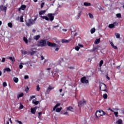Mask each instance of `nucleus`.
Returning <instances> with one entry per match:
<instances>
[{
	"instance_id": "13",
	"label": "nucleus",
	"mask_w": 124,
	"mask_h": 124,
	"mask_svg": "<svg viewBox=\"0 0 124 124\" xmlns=\"http://www.w3.org/2000/svg\"><path fill=\"white\" fill-rule=\"evenodd\" d=\"M114 114L115 115V117L118 118L119 117V115H118V114L119 113L118 112V109H114V111H113Z\"/></svg>"
},
{
	"instance_id": "35",
	"label": "nucleus",
	"mask_w": 124,
	"mask_h": 124,
	"mask_svg": "<svg viewBox=\"0 0 124 124\" xmlns=\"http://www.w3.org/2000/svg\"><path fill=\"white\" fill-rule=\"evenodd\" d=\"M116 16L117 18H121L122 17V15L121 14V13L117 14Z\"/></svg>"
},
{
	"instance_id": "24",
	"label": "nucleus",
	"mask_w": 124,
	"mask_h": 124,
	"mask_svg": "<svg viewBox=\"0 0 124 124\" xmlns=\"http://www.w3.org/2000/svg\"><path fill=\"white\" fill-rule=\"evenodd\" d=\"M123 120L121 119H119L117 121H116V124H122Z\"/></svg>"
},
{
	"instance_id": "52",
	"label": "nucleus",
	"mask_w": 124,
	"mask_h": 124,
	"mask_svg": "<svg viewBox=\"0 0 124 124\" xmlns=\"http://www.w3.org/2000/svg\"><path fill=\"white\" fill-rule=\"evenodd\" d=\"M108 110H109V111H111V112H114V111L115 110V109H111L110 108H108Z\"/></svg>"
},
{
	"instance_id": "26",
	"label": "nucleus",
	"mask_w": 124,
	"mask_h": 124,
	"mask_svg": "<svg viewBox=\"0 0 124 124\" xmlns=\"http://www.w3.org/2000/svg\"><path fill=\"white\" fill-rule=\"evenodd\" d=\"M100 42V38L97 39L95 40L94 43L95 44H98Z\"/></svg>"
},
{
	"instance_id": "28",
	"label": "nucleus",
	"mask_w": 124,
	"mask_h": 124,
	"mask_svg": "<svg viewBox=\"0 0 124 124\" xmlns=\"http://www.w3.org/2000/svg\"><path fill=\"white\" fill-rule=\"evenodd\" d=\"M90 31H91L92 34L94 33V32H95V28H92L91 30Z\"/></svg>"
},
{
	"instance_id": "44",
	"label": "nucleus",
	"mask_w": 124,
	"mask_h": 124,
	"mask_svg": "<svg viewBox=\"0 0 124 124\" xmlns=\"http://www.w3.org/2000/svg\"><path fill=\"white\" fill-rule=\"evenodd\" d=\"M24 108V106H23V105L20 104V107H19V109H23Z\"/></svg>"
},
{
	"instance_id": "17",
	"label": "nucleus",
	"mask_w": 124,
	"mask_h": 124,
	"mask_svg": "<svg viewBox=\"0 0 124 124\" xmlns=\"http://www.w3.org/2000/svg\"><path fill=\"white\" fill-rule=\"evenodd\" d=\"M4 73H5L6 71H7V72H10L11 71V69L9 68H6L3 69Z\"/></svg>"
},
{
	"instance_id": "39",
	"label": "nucleus",
	"mask_w": 124,
	"mask_h": 124,
	"mask_svg": "<svg viewBox=\"0 0 124 124\" xmlns=\"http://www.w3.org/2000/svg\"><path fill=\"white\" fill-rule=\"evenodd\" d=\"M23 40L24 41H25V43H26V44H28V39H27V38H26L25 37H24L23 38Z\"/></svg>"
},
{
	"instance_id": "55",
	"label": "nucleus",
	"mask_w": 124,
	"mask_h": 124,
	"mask_svg": "<svg viewBox=\"0 0 124 124\" xmlns=\"http://www.w3.org/2000/svg\"><path fill=\"white\" fill-rule=\"evenodd\" d=\"M29 87H27L26 89H25V92H26V93H28V92H29Z\"/></svg>"
},
{
	"instance_id": "18",
	"label": "nucleus",
	"mask_w": 124,
	"mask_h": 124,
	"mask_svg": "<svg viewBox=\"0 0 124 124\" xmlns=\"http://www.w3.org/2000/svg\"><path fill=\"white\" fill-rule=\"evenodd\" d=\"M46 11H47L46 10L41 11L39 12V15H43L44 14H45V13H46Z\"/></svg>"
},
{
	"instance_id": "40",
	"label": "nucleus",
	"mask_w": 124,
	"mask_h": 124,
	"mask_svg": "<svg viewBox=\"0 0 124 124\" xmlns=\"http://www.w3.org/2000/svg\"><path fill=\"white\" fill-rule=\"evenodd\" d=\"M75 50H76V51H79V50H80V47L79 46H76V47H75Z\"/></svg>"
},
{
	"instance_id": "50",
	"label": "nucleus",
	"mask_w": 124,
	"mask_h": 124,
	"mask_svg": "<svg viewBox=\"0 0 124 124\" xmlns=\"http://www.w3.org/2000/svg\"><path fill=\"white\" fill-rule=\"evenodd\" d=\"M81 15H82V12L80 11V12H79V13L78 14V16H81Z\"/></svg>"
},
{
	"instance_id": "37",
	"label": "nucleus",
	"mask_w": 124,
	"mask_h": 124,
	"mask_svg": "<svg viewBox=\"0 0 124 124\" xmlns=\"http://www.w3.org/2000/svg\"><path fill=\"white\" fill-rule=\"evenodd\" d=\"M23 64H25L24 63H20L19 64V68H20V69H22V68H23Z\"/></svg>"
},
{
	"instance_id": "63",
	"label": "nucleus",
	"mask_w": 124,
	"mask_h": 124,
	"mask_svg": "<svg viewBox=\"0 0 124 124\" xmlns=\"http://www.w3.org/2000/svg\"><path fill=\"white\" fill-rule=\"evenodd\" d=\"M63 115H68V112H66L63 114Z\"/></svg>"
},
{
	"instance_id": "25",
	"label": "nucleus",
	"mask_w": 124,
	"mask_h": 124,
	"mask_svg": "<svg viewBox=\"0 0 124 124\" xmlns=\"http://www.w3.org/2000/svg\"><path fill=\"white\" fill-rule=\"evenodd\" d=\"M84 6H91V3L90 2H84L83 3Z\"/></svg>"
},
{
	"instance_id": "64",
	"label": "nucleus",
	"mask_w": 124,
	"mask_h": 124,
	"mask_svg": "<svg viewBox=\"0 0 124 124\" xmlns=\"http://www.w3.org/2000/svg\"><path fill=\"white\" fill-rule=\"evenodd\" d=\"M78 34V33L76 32L74 34V36H76Z\"/></svg>"
},
{
	"instance_id": "6",
	"label": "nucleus",
	"mask_w": 124,
	"mask_h": 124,
	"mask_svg": "<svg viewBox=\"0 0 124 124\" xmlns=\"http://www.w3.org/2000/svg\"><path fill=\"white\" fill-rule=\"evenodd\" d=\"M100 89L101 91H103V92H106L107 93V87H106V85L104 83H101L100 84Z\"/></svg>"
},
{
	"instance_id": "60",
	"label": "nucleus",
	"mask_w": 124,
	"mask_h": 124,
	"mask_svg": "<svg viewBox=\"0 0 124 124\" xmlns=\"http://www.w3.org/2000/svg\"><path fill=\"white\" fill-rule=\"evenodd\" d=\"M106 78L107 79H108V80H110V78L109 77H108V76H106Z\"/></svg>"
},
{
	"instance_id": "42",
	"label": "nucleus",
	"mask_w": 124,
	"mask_h": 124,
	"mask_svg": "<svg viewBox=\"0 0 124 124\" xmlns=\"http://www.w3.org/2000/svg\"><path fill=\"white\" fill-rule=\"evenodd\" d=\"M88 15H89L90 18H91V19H93V16L91 13H89L88 14Z\"/></svg>"
},
{
	"instance_id": "31",
	"label": "nucleus",
	"mask_w": 124,
	"mask_h": 124,
	"mask_svg": "<svg viewBox=\"0 0 124 124\" xmlns=\"http://www.w3.org/2000/svg\"><path fill=\"white\" fill-rule=\"evenodd\" d=\"M8 26L9 27V28H13V25H12V23L11 22L8 23Z\"/></svg>"
},
{
	"instance_id": "61",
	"label": "nucleus",
	"mask_w": 124,
	"mask_h": 124,
	"mask_svg": "<svg viewBox=\"0 0 124 124\" xmlns=\"http://www.w3.org/2000/svg\"><path fill=\"white\" fill-rule=\"evenodd\" d=\"M38 115L39 116H41V115H42V112H39Z\"/></svg>"
},
{
	"instance_id": "10",
	"label": "nucleus",
	"mask_w": 124,
	"mask_h": 124,
	"mask_svg": "<svg viewBox=\"0 0 124 124\" xmlns=\"http://www.w3.org/2000/svg\"><path fill=\"white\" fill-rule=\"evenodd\" d=\"M7 9V6L1 5L0 6V11H6Z\"/></svg>"
},
{
	"instance_id": "7",
	"label": "nucleus",
	"mask_w": 124,
	"mask_h": 124,
	"mask_svg": "<svg viewBox=\"0 0 124 124\" xmlns=\"http://www.w3.org/2000/svg\"><path fill=\"white\" fill-rule=\"evenodd\" d=\"M36 19V18H35L34 20L30 19L29 20H28V22H27L26 23V24L27 25V26L28 27H30V26H31V25H33V24H34V23H35Z\"/></svg>"
},
{
	"instance_id": "12",
	"label": "nucleus",
	"mask_w": 124,
	"mask_h": 124,
	"mask_svg": "<svg viewBox=\"0 0 124 124\" xmlns=\"http://www.w3.org/2000/svg\"><path fill=\"white\" fill-rule=\"evenodd\" d=\"M26 7H27V6L24 5H22V6H21L20 8H19L18 9V10H19V11H21V9L22 10H25V9H26Z\"/></svg>"
},
{
	"instance_id": "14",
	"label": "nucleus",
	"mask_w": 124,
	"mask_h": 124,
	"mask_svg": "<svg viewBox=\"0 0 124 124\" xmlns=\"http://www.w3.org/2000/svg\"><path fill=\"white\" fill-rule=\"evenodd\" d=\"M32 103H33V104H35V105H37L38 104H39V101H36V99H35L32 100Z\"/></svg>"
},
{
	"instance_id": "22",
	"label": "nucleus",
	"mask_w": 124,
	"mask_h": 124,
	"mask_svg": "<svg viewBox=\"0 0 124 124\" xmlns=\"http://www.w3.org/2000/svg\"><path fill=\"white\" fill-rule=\"evenodd\" d=\"M14 81L15 83H17L19 82V78L16 77H14L13 78Z\"/></svg>"
},
{
	"instance_id": "49",
	"label": "nucleus",
	"mask_w": 124,
	"mask_h": 124,
	"mask_svg": "<svg viewBox=\"0 0 124 124\" xmlns=\"http://www.w3.org/2000/svg\"><path fill=\"white\" fill-rule=\"evenodd\" d=\"M37 91L38 92H39V91H40V88L38 86L37 87Z\"/></svg>"
},
{
	"instance_id": "5",
	"label": "nucleus",
	"mask_w": 124,
	"mask_h": 124,
	"mask_svg": "<svg viewBox=\"0 0 124 124\" xmlns=\"http://www.w3.org/2000/svg\"><path fill=\"white\" fill-rule=\"evenodd\" d=\"M46 40H40L39 41V44H38V46H39L40 47H44V46H46Z\"/></svg>"
},
{
	"instance_id": "58",
	"label": "nucleus",
	"mask_w": 124,
	"mask_h": 124,
	"mask_svg": "<svg viewBox=\"0 0 124 124\" xmlns=\"http://www.w3.org/2000/svg\"><path fill=\"white\" fill-rule=\"evenodd\" d=\"M116 68L117 69H120V68H121V66H117Z\"/></svg>"
},
{
	"instance_id": "54",
	"label": "nucleus",
	"mask_w": 124,
	"mask_h": 124,
	"mask_svg": "<svg viewBox=\"0 0 124 124\" xmlns=\"http://www.w3.org/2000/svg\"><path fill=\"white\" fill-rule=\"evenodd\" d=\"M60 27V25H57L56 26H53V29H55V28H59Z\"/></svg>"
},
{
	"instance_id": "33",
	"label": "nucleus",
	"mask_w": 124,
	"mask_h": 124,
	"mask_svg": "<svg viewBox=\"0 0 124 124\" xmlns=\"http://www.w3.org/2000/svg\"><path fill=\"white\" fill-rule=\"evenodd\" d=\"M108 28L110 29H113V28H115V25L114 24H109L108 26Z\"/></svg>"
},
{
	"instance_id": "46",
	"label": "nucleus",
	"mask_w": 124,
	"mask_h": 124,
	"mask_svg": "<svg viewBox=\"0 0 124 124\" xmlns=\"http://www.w3.org/2000/svg\"><path fill=\"white\" fill-rule=\"evenodd\" d=\"M6 86H7V83H6V82H3V87H6Z\"/></svg>"
},
{
	"instance_id": "56",
	"label": "nucleus",
	"mask_w": 124,
	"mask_h": 124,
	"mask_svg": "<svg viewBox=\"0 0 124 124\" xmlns=\"http://www.w3.org/2000/svg\"><path fill=\"white\" fill-rule=\"evenodd\" d=\"M76 19H77V20H79V19H80V16H78L76 17Z\"/></svg>"
},
{
	"instance_id": "19",
	"label": "nucleus",
	"mask_w": 124,
	"mask_h": 124,
	"mask_svg": "<svg viewBox=\"0 0 124 124\" xmlns=\"http://www.w3.org/2000/svg\"><path fill=\"white\" fill-rule=\"evenodd\" d=\"M24 96V93H19L17 94V99H19L20 97H22Z\"/></svg>"
},
{
	"instance_id": "3",
	"label": "nucleus",
	"mask_w": 124,
	"mask_h": 124,
	"mask_svg": "<svg viewBox=\"0 0 124 124\" xmlns=\"http://www.w3.org/2000/svg\"><path fill=\"white\" fill-rule=\"evenodd\" d=\"M105 115V112L102 110H98L95 113L96 118H100Z\"/></svg>"
},
{
	"instance_id": "27",
	"label": "nucleus",
	"mask_w": 124,
	"mask_h": 124,
	"mask_svg": "<svg viewBox=\"0 0 124 124\" xmlns=\"http://www.w3.org/2000/svg\"><path fill=\"white\" fill-rule=\"evenodd\" d=\"M67 111H72L73 110V108L72 107H69L66 108Z\"/></svg>"
},
{
	"instance_id": "4",
	"label": "nucleus",
	"mask_w": 124,
	"mask_h": 124,
	"mask_svg": "<svg viewBox=\"0 0 124 124\" xmlns=\"http://www.w3.org/2000/svg\"><path fill=\"white\" fill-rule=\"evenodd\" d=\"M37 48L36 47H32L31 48L30 51L28 52V54L31 56H33L34 54H36Z\"/></svg>"
},
{
	"instance_id": "57",
	"label": "nucleus",
	"mask_w": 124,
	"mask_h": 124,
	"mask_svg": "<svg viewBox=\"0 0 124 124\" xmlns=\"http://www.w3.org/2000/svg\"><path fill=\"white\" fill-rule=\"evenodd\" d=\"M59 0V1H58V5H59V7H61V4H60V0Z\"/></svg>"
},
{
	"instance_id": "41",
	"label": "nucleus",
	"mask_w": 124,
	"mask_h": 124,
	"mask_svg": "<svg viewBox=\"0 0 124 124\" xmlns=\"http://www.w3.org/2000/svg\"><path fill=\"white\" fill-rule=\"evenodd\" d=\"M103 64V61L102 60H101L100 62V63H99V67H101V66H102V65Z\"/></svg>"
},
{
	"instance_id": "1",
	"label": "nucleus",
	"mask_w": 124,
	"mask_h": 124,
	"mask_svg": "<svg viewBox=\"0 0 124 124\" xmlns=\"http://www.w3.org/2000/svg\"><path fill=\"white\" fill-rule=\"evenodd\" d=\"M42 19H45L46 21H53L54 20V15L53 14H48L47 16H41Z\"/></svg>"
},
{
	"instance_id": "38",
	"label": "nucleus",
	"mask_w": 124,
	"mask_h": 124,
	"mask_svg": "<svg viewBox=\"0 0 124 124\" xmlns=\"http://www.w3.org/2000/svg\"><path fill=\"white\" fill-rule=\"evenodd\" d=\"M9 60H10V61L13 62H15V59L13 57H9Z\"/></svg>"
},
{
	"instance_id": "11",
	"label": "nucleus",
	"mask_w": 124,
	"mask_h": 124,
	"mask_svg": "<svg viewBox=\"0 0 124 124\" xmlns=\"http://www.w3.org/2000/svg\"><path fill=\"white\" fill-rule=\"evenodd\" d=\"M86 103V100H82L81 101H80L78 103V106H82L84 105Z\"/></svg>"
},
{
	"instance_id": "9",
	"label": "nucleus",
	"mask_w": 124,
	"mask_h": 124,
	"mask_svg": "<svg viewBox=\"0 0 124 124\" xmlns=\"http://www.w3.org/2000/svg\"><path fill=\"white\" fill-rule=\"evenodd\" d=\"M100 49V46H97L96 47H93V50H90V52H97L98 50Z\"/></svg>"
},
{
	"instance_id": "8",
	"label": "nucleus",
	"mask_w": 124,
	"mask_h": 124,
	"mask_svg": "<svg viewBox=\"0 0 124 124\" xmlns=\"http://www.w3.org/2000/svg\"><path fill=\"white\" fill-rule=\"evenodd\" d=\"M81 82L82 84H88L89 80L87 79L85 77H83L81 78Z\"/></svg>"
},
{
	"instance_id": "29",
	"label": "nucleus",
	"mask_w": 124,
	"mask_h": 124,
	"mask_svg": "<svg viewBox=\"0 0 124 124\" xmlns=\"http://www.w3.org/2000/svg\"><path fill=\"white\" fill-rule=\"evenodd\" d=\"M62 108H57L56 109V112H57V113H60V112H61V111H62Z\"/></svg>"
},
{
	"instance_id": "16",
	"label": "nucleus",
	"mask_w": 124,
	"mask_h": 124,
	"mask_svg": "<svg viewBox=\"0 0 124 124\" xmlns=\"http://www.w3.org/2000/svg\"><path fill=\"white\" fill-rule=\"evenodd\" d=\"M31 114H35V112H36V109L34 108H31Z\"/></svg>"
},
{
	"instance_id": "2",
	"label": "nucleus",
	"mask_w": 124,
	"mask_h": 124,
	"mask_svg": "<svg viewBox=\"0 0 124 124\" xmlns=\"http://www.w3.org/2000/svg\"><path fill=\"white\" fill-rule=\"evenodd\" d=\"M47 44L48 46H49V47H53L54 48H56L55 50L56 52H58V51L60 50V46L57 45V44H56L55 43H52L50 42H47Z\"/></svg>"
},
{
	"instance_id": "53",
	"label": "nucleus",
	"mask_w": 124,
	"mask_h": 124,
	"mask_svg": "<svg viewBox=\"0 0 124 124\" xmlns=\"http://www.w3.org/2000/svg\"><path fill=\"white\" fill-rule=\"evenodd\" d=\"M5 62V58H3L2 59V62Z\"/></svg>"
},
{
	"instance_id": "23",
	"label": "nucleus",
	"mask_w": 124,
	"mask_h": 124,
	"mask_svg": "<svg viewBox=\"0 0 124 124\" xmlns=\"http://www.w3.org/2000/svg\"><path fill=\"white\" fill-rule=\"evenodd\" d=\"M110 45L112 47V48H113V49H118V47L116 46H115V45H114V43H113V42H110Z\"/></svg>"
},
{
	"instance_id": "48",
	"label": "nucleus",
	"mask_w": 124,
	"mask_h": 124,
	"mask_svg": "<svg viewBox=\"0 0 124 124\" xmlns=\"http://www.w3.org/2000/svg\"><path fill=\"white\" fill-rule=\"evenodd\" d=\"M45 58H44V56H41V61H43V60H45Z\"/></svg>"
},
{
	"instance_id": "62",
	"label": "nucleus",
	"mask_w": 124,
	"mask_h": 124,
	"mask_svg": "<svg viewBox=\"0 0 124 124\" xmlns=\"http://www.w3.org/2000/svg\"><path fill=\"white\" fill-rule=\"evenodd\" d=\"M62 31H67V30L66 29H62Z\"/></svg>"
},
{
	"instance_id": "20",
	"label": "nucleus",
	"mask_w": 124,
	"mask_h": 124,
	"mask_svg": "<svg viewBox=\"0 0 124 124\" xmlns=\"http://www.w3.org/2000/svg\"><path fill=\"white\" fill-rule=\"evenodd\" d=\"M40 38V35H36L33 37V39H35V40H38Z\"/></svg>"
},
{
	"instance_id": "34",
	"label": "nucleus",
	"mask_w": 124,
	"mask_h": 124,
	"mask_svg": "<svg viewBox=\"0 0 124 124\" xmlns=\"http://www.w3.org/2000/svg\"><path fill=\"white\" fill-rule=\"evenodd\" d=\"M103 97L105 99H107V97H108V95H107V94L105 93L103 95Z\"/></svg>"
},
{
	"instance_id": "43",
	"label": "nucleus",
	"mask_w": 124,
	"mask_h": 124,
	"mask_svg": "<svg viewBox=\"0 0 124 124\" xmlns=\"http://www.w3.org/2000/svg\"><path fill=\"white\" fill-rule=\"evenodd\" d=\"M78 46L79 47V48H84V46H83V45H81L80 44H78Z\"/></svg>"
},
{
	"instance_id": "51",
	"label": "nucleus",
	"mask_w": 124,
	"mask_h": 124,
	"mask_svg": "<svg viewBox=\"0 0 124 124\" xmlns=\"http://www.w3.org/2000/svg\"><path fill=\"white\" fill-rule=\"evenodd\" d=\"M24 79H29V76H25Z\"/></svg>"
},
{
	"instance_id": "15",
	"label": "nucleus",
	"mask_w": 124,
	"mask_h": 124,
	"mask_svg": "<svg viewBox=\"0 0 124 124\" xmlns=\"http://www.w3.org/2000/svg\"><path fill=\"white\" fill-rule=\"evenodd\" d=\"M54 89H55V87H54L53 86H49L47 88V92H50L51 90H54Z\"/></svg>"
},
{
	"instance_id": "32",
	"label": "nucleus",
	"mask_w": 124,
	"mask_h": 124,
	"mask_svg": "<svg viewBox=\"0 0 124 124\" xmlns=\"http://www.w3.org/2000/svg\"><path fill=\"white\" fill-rule=\"evenodd\" d=\"M62 43H68L69 42V41L67 40H62Z\"/></svg>"
},
{
	"instance_id": "21",
	"label": "nucleus",
	"mask_w": 124,
	"mask_h": 124,
	"mask_svg": "<svg viewBox=\"0 0 124 124\" xmlns=\"http://www.w3.org/2000/svg\"><path fill=\"white\" fill-rule=\"evenodd\" d=\"M59 106H61V104H57L55 105V106L53 108V111H55Z\"/></svg>"
},
{
	"instance_id": "36",
	"label": "nucleus",
	"mask_w": 124,
	"mask_h": 124,
	"mask_svg": "<svg viewBox=\"0 0 124 124\" xmlns=\"http://www.w3.org/2000/svg\"><path fill=\"white\" fill-rule=\"evenodd\" d=\"M21 53L22 55H27L28 52L26 50H22Z\"/></svg>"
},
{
	"instance_id": "30",
	"label": "nucleus",
	"mask_w": 124,
	"mask_h": 124,
	"mask_svg": "<svg viewBox=\"0 0 124 124\" xmlns=\"http://www.w3.org/2000/svg\"><path fill=\"white\" fill-rule=\"evenodd\" d=\"M115 35L116 38H120L121 37V35L119 33H116Z\"/></svg>"
},
{
	"instance_id": "59",
	"label": "nucleus",
	"mask_w": 124,
	"mask_h": 124,
	"mask_svg": "<svg viewBox=\"0 0 124 124\" xmlns=\"http://www.w3.org/2000/svg\"><path fill=\"white\" fill-rule=\"evenodd\" d=\"M33 98H35V96H31V99H33Z\"/></svg>"
},
{
	"instance_id": "47",
	"label": "nucleus",
	"mask_w": 124,
	"mask_h": 124,
	"mask_svg": "<svg viewBox=\"0 0 124 124\" xmlns=\"http://www.w3.org/2000/svg\"><path fill=\"white\" fill-rule=\"evenodd\" d=\"M20 21V22H24V18H23V16H21Z\"/></svg>"
},
{
	"instance_id": "45",
	"label": "nucleus",
	"mask_w": 124,
	"mask_h": 124,
	"mask_svg": "<svg viewBox=\"0 0 124 124\" xmlns=\"http://www.w3.org/2000/svg\"><path fill=\"white\" fill-rule=\"evenodd\" d=\"M44 4H45V3H44V2L42 3L41 5V8H43V7L44 6Z\"/></svg>"
}]
</instances>
